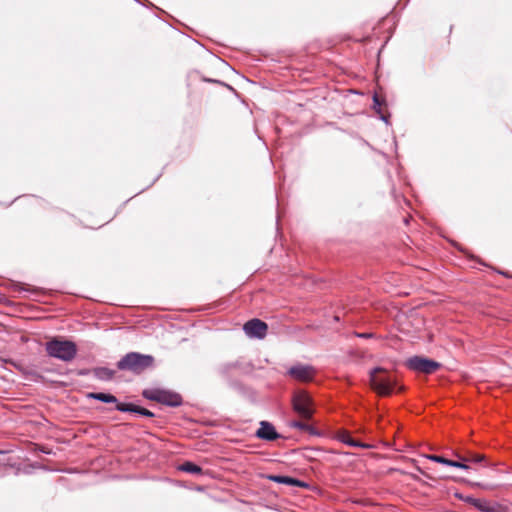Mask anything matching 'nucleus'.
<instances>
[{"mask_svg":"<svg viewBox=\"0 0 512 512\" xmlns=\"http://www.w3.org/2000/svg\"><path fill=\"white\" fill-rule=\"evenodd\" d=\"M357 336L360 338H371V337H373V334L372 333H358Z\"/></svg>","mask_w":512,"mask_h":512,"instance_id":"24","label":"nucleus"},{"mask_svg":"<svg viewBox=\"0 0 512 512\" xmlns=\"http://www.w3.org/2000/svg\"><path fill=\"white\" fill-rule=\"evenodd\" d=\"M89 372L90 371L88 369H83V370H80L78 374L81 376H85V375H88Z\"/></svg>","mask_w":512,"mask_h":512,"instance_id":"25","label":"nucleus"},{"mask_svg":"<svg viewBox=\"0 0 512 512\" xmlns=\"http://www.w3.org/2000/svg\"><path fill=\"white\" fill-rule=\"evenodd\" d=\"M465 501L472 504L477 510H479L481 512H494L495 511V509L487 501L476 499L473 497H467L465 499Z\"/></svg>","mask_w":512,"mask_h":512,"instance_id":"14","label":"nucleus"},{"mask_svg":"<svg viewBox=\"0 0 512 512\" xmlns=\"http://www.w3.org/2000/svg\"><path fill=\"white\" fill-rule=\"evenodd\" d=\"M304 432H307L309 435H312V436H320V432L318 431V429L310 424L306 425Z\"/></svg>","mask_w":512,"mask_h":512,"instance_id":"22","label":"nucleus"},{"mask_svg":"<svg viewBox=\"0 0 512 512\" xmlns=\"http://www.w3.org/2000/svg\"><path fill=\"white\" fill-rule=\"evenodd\" d=\"M179 470L190 474H201L202 468L193 462L187 461L179 466Z\"/></svg>","mask_w":512,"mask_h":512,"instance_id":"18","label":"nucleus"},{"mask_svg":"<svg viewBox=\"0 0 512 512\" xmlns=\"http://www.w3.org/2000/svg\"><path fill=\"white\" fill-rule=\"evenodd\" d=\"M338 439L344 443V444H347L349 446H352V447H362V448H365V447H368L366 444H363L357 440H354L350 434L346 431H343L341 433H339L338 435Z\"/></svg>","mask_w":512,"mask_h":512,"instance_id":"17","label":"nucleus"},{"mask_svg":"<svg viewBox=\"0 0 512 512\" xmlns=\"http://www.w3.org/2000/svg\"><path fill=\"white\" fill-rule=\"evenodd\" d=\"M386 370L382 367H375L369 372L370 385L380 396H389L393 392L394 381L389 376H379Z\"/></svg>","mask_w":512,"mask_h":512,"instance_id":"4","label":"nucleus"},{"mask_svg":"<svg viewBox=\"0 0 512 512\" xmlns=\"http://www.w3.org/2000/svg\"><path fill=\"white\" fill-rule=\"evenodd\" d=\"M154 357L139 352H129L125 354L116 364L118 370L129 371L139 375L154 366Z\"/></svg>","mask_w":512,"mask_h":512,"instance_id":"2","label":"nucleus"},{"mask_svg":"<svg viewBox=\"0 0 512 512\" xmlns=\"http://www.w3.org/2000/svg\"><path fill=\"white\" fill-rule=\"evenodd\" d=\"M456 457L458 459H461L462 461H464L466 464L468 462H471V463H481V462L485 461V455L484 454L474 453V452H471V451L467 452L466 456H461L459 454H456Z\"/></svg>","mask_w":512,"mask_h":512,"instance_id":"16","label":"nucleus"},{"mask_svg":"<svg viewBox=\"0 0 512 512\" xmlns=\"http://www.w3.org/2000/svg\"><path fill=\"white\" fill-rule=\"evenodd\" d=\"M243 330L250 338L264 339L267 335L268 325L264 321L254 318L244 324Z\"/></svg>","mask_w":512,"mask_h":512,"instance_id":"9","label":"nucleus"},{"mask_svg":"<svg viewBox=\"0 0 512 512\" xmlns=\"http://www.w3.org/2000/svg\"><path fill=\"white\" fill-rule=\"evenodd\" d=\"M41 451H42L43 453H45V454H49V453H50V451H49V450H45V449H41Z\"/></svg>","mask_w":512,"mask_h":512,"instance_id":"26","label":"nucleus"},{"mask_svg":"<svg viewBox=\"0 0 512 512\" xmlns=\"http://www.w3.org/2000/svg\"><path fill=\"white\" fill-rule=\"evenodd\" d=\"M315 374V368L308 364H296L287 371V375L299 382H310L315 377Z\"/></svg>","mask_w":512,"mask_h":512,"instance_id":"8","label":"nucleus"},{"mask_svg":"<svg viewBox=\"0 0 512 512\" xmlns=\"http://www.w3.org/2000/svg\"><path fill=\"white\" fill-rule=\"evenodd\" d=\"M244 371V367L241 362L235 361V362H227L218 368L219 374L228 381L229 385L237 388L242 389L241 383L236 380L235 378L241 375Z\"/></svg>","mask_w":512,"mask_h":512,"instance_id":"7","label":"nucleus"},{"mask_svg":"<svg viewBox=\"0 0 512 512\" xmlns=\"http://www.w3.org/2000/svg\"><path fill=\"white\" fill-rule=\"evenodd\" d=\"M45 351L49 357L68 363L75 359L78 348L72 340L53 337L45 343Z\"/></svg>","mask_w":512,"mask_h":512,"instance_id":"1","label":"nucleus"},{"mask_svg":"<svg viewBox=\"0 0 512 512\" xmlns=\"http://www.w3.org/2000/svg\"><path fill=\"white\" fill-rule=\"evenodd\" d=\"M270 481L280 483V484H286L290 486H297V487H305L307 486L306 483L302 482L301 480H298L296 478H292L289 476H283V475H269L267 477Z\"/></svg>","mask_w":512,"mask_h":512,"instance_id":"12","label":"nucleus"},{"mask_svg":"<svg viewBox=\"0 0 512 512\" xmlns=\"http://www.w3.org/2000/svg\"><path fill=\"white\" fill-rule=\"evenodd\" d=\"M142 395L150 401L169 407H179L183 403L182 396L179 393L160 388L145 389Z\"/></svg>","mask_w":512,"mask_h":512,"instance_id":"3","label":"nucleus"},{"mask_svg":"<svg viewBox=\"0 0 512 512\" xmlns=\"http://www.w3.org/2000/svg\"><path fill=\"white\" fill-rule=\"evenodd\" d=\"M405 366L412 371L429 375L436 372L441 364L429 358L413 356L407 359Z\"/></svg>","mask_w":512,"mask_h":512,"instance_id":"6","label":"nucleus"},{"mask_svg":"<svg viewBox=\"0 0 512 512\" xmlns=\"http://www.w3.org/2000/svg\"><path fill=\"white\" fill-rule=\"evenodd\" d=\"M88 397L94 400H98L104 403H116L118 404L117 398L109 393H103V392H92L88 394Z\"/></svg>","mask_w":512,"mask_h":512,"instance_id":"15","label":"nucleus"},{"mask_svg":"<svg viewBox=\"0 0 512 512\" xmlns=\"http://www.w3.org/2000/svg\"><path fill=\"white\" fill-rule=\"evenodd\" d=\"M255 436L266 441H275L281 437L275 427L268 421L260 422V427L256 431Z\"/></svg>","mask_w":512,"mask_h":512,"instance_id":"10","label":"nucleus"},{"mask_svg":"<svg viewBox=\"0 0 512 512\" xmlns=\"http://www.w3.org/2000/svg\"><path fill=\"white\" fill-rule=\"evenodd\" d=\"M373 103H374V107L381 105L380 98L376 94L373 96Z\"/></svg>","mask_w":512,"mask_h":512,"instance_id":"23","label":"nucleus"},{"mask_svg":"<svg viewBox=\"0 0 512 512\" xmlns=\"http://www.w3.org/2000/svg\"><path fill=\"white\" fill-rule=\"evenodd\" d=\"M116 410L120 412H131L136 413L145 417L152 418L155 416V414L143 407H140L138 405H135L133 403H118L115 407Z\"/></svg>","mask_w":512,"mask_h":512,"instance_id":"11","label":"nucleus"},{"mask_svg":"<svg viewBox=\"0 0 512 512\" xmlns=\"http://www.w3.org/2000/svg\"><path fill=\"white\" fill-rule=\"evenodd\" d=\"M92 373L101 381H110L115 376V371L107 367H96L92 370Z\"/></svg>","mask_w":512,"mask_h":512,"instance_id":"13","label":"nucleus"},{"mask_svg":"<svg viewBox=\"0 0 512 512\" xmlns=\"http://www.w3.org/2000/svg\"><path fill=\"white\" fill-rule=\"evenodd\" d=\"M312 399L305 391H298L292 399L293 410L304 420H310L314 410Z\"/></svg>","mask_w":512,"mask_h":512,"instance_id":"5","label":"nucleus"},{"mask_svg":"<svg viewBox=\"0 0 512 512\" xmlns=\"http://www.w3.org/2000/svg\"><path fill=\"white\" fill-rule=\"evenodd\" d=\"M447 466H451V467H455V468H459V469H463V470L470 469V466L468 464H466L464 461H462L461 459H458L457 461L448 459Z\"/></svg>","mask_w":512,"mask_h":512,"instance_id":"19","label":"nucleus"},{"mask_svg":"<svg viewBox=\"0 0 512 512\" xmlns=\"http://www.w3.org/2000/svg\"><path fill=\"white\" fill-rule=\"evenodd\" d=\"M308 423L304 422V421H300V420H294V421H291L290 422V427L291 428H295V429H298V430H301V431H305V428H306V425Z\"/></svg>","mask_w":512,"mask_h":512,"instance_id":"20","label":"nucleus"},{"mask_svg":"<svg viewBox=\"0 0 512 512\" xmlns=\"http://www.w3.org/2000/svg\"><path fill=\"white\" fill-rule=\"evenodd\" d=\"M426 457H427V459H429L431 461H434V462H437V463H441V464H444V465H447V463H448V459L443 457V456L427 455Z\"/></svg>","mask_w":512,"mask_h":512,"instance_id":"21","label":"nucleus"}]
</instances>
